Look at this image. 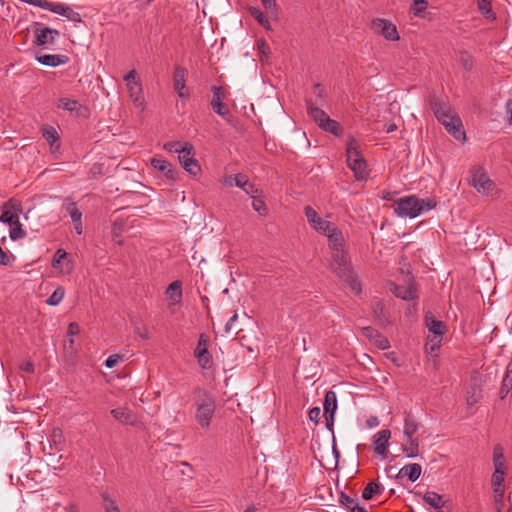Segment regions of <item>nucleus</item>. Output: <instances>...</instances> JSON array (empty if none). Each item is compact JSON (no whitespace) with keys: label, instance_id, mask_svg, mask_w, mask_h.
Segmentation results:
<instances>
[{"label":"nucleus","instance_id":"obj_61","mask_svg":"<svg viewBox=\"0 0 512 512\" xmlns=\"http://www.w3.org/2000/svg\"><path fill=\"white\" fill-rule=\"evenodd\" d=\"M80 332V327L77 323L75 322H72L69 324L68 326V329H67V335L71 338L77 334H79Z\"/></svg>","mask_w":512,"mask_h":512},{"label":"nucleus","instance_id":"obj_8","mask_svg":"<svg viewBox=\"0 0 512 512\" xmlns=\"http://www.w3.org/2000/svg\"><path fill=\"white\" fill-rule=\"evenodd\" d=\"M221 183L226 187L236 186L241 188L246 194L253 196L258 194L259 189L249 181L247 175L237 173L234 175H227L221 179Z\"/></svg>","mask_w":512,"mask_h":512},{"label":"nucleus","instance_id":"obj_23","mask_svg":"<svg viewBox=\"0 0 512 512\" xmlns=\"http://www.w3.org/2000/svg\"><path fill=\"white\" fill-rule=\"evenodd\" d=\"M493 465H494V472L506 473V465H505L503 448L500 444H496L493 448Z\"/></svg>","mask_w":512,"mask_h":512},{"label":"nucleus","instance_id":"obj_11","mask_svg":"<svg viewBox=\"0 0 512 512\" xmlns=\"http://www.w3.org/2000/svg\"><path fill=\"white\" fill-rule=\"evenodd\" d=\"M36 28L34 31L35 39L34 44L37 46H45L48 44H54L60 33L56 29L49 27L41 28L39 23L35 24Z\"/></svg>","mask_w":512,"mask_h":512},{"label":"nucleus","instance_id":"obj_43","mask_svg":"<svg viewBox=\"0 0 512 512\" xmlns=\"http://www.w3.org/2000/svg\"><path fill=\"white\" fill-rule=\"evenodd\" d=\"M304 213H305L308 223L310 224V226L312 228L322 220V218L318 215V213L311 206H306L304 208Z\"/></svg>","mask_w":512,"mask_h":512},{"label":"nucleus","instance_id":"obj_17","mask_svg":"<svg viewBox=\"0 0 512 512\" xmlns=\"http://www.w3.org/2000/svg\"><path fill=\"white\" fill-rule=\"evenodd\" d=\"M150 162L154 169L163 173L169 180H175L176 171L170 162L161 158H152Z\"/></svg>","mask_w":512,"mask_h":512},{"label":"nucleus","instance_id":"obj_36","mask_svg":"<svg viewBox=\"0 0 512 512\" xmlns=\"http://www.w3.org/2000/svg\"><path fill=\"white\" fill-rule=\"evenodd\" d=\"M477 6L482 15L488 20H495L496 15L492 10L491 0H477Z\"/></svg>","mask_w":512,"mask_h":512},{"label":"nucleus","instance_id":"obj_25","mask_svg":"<svg viewBox=\"0 0 512 512\" xmlns=\"http://www.w3.org/2000/svg\"><path fill=\"white\" fill-rule=\"evenodd\" d=\"M42 136L50 144L52 151L59 150L60 145L57 143L59 140V134L57 130L52 126H43Z\"/></svg>","mask_w":512,"mask_h":512},{"label":"nucleus","instance_id":"obj_26","mask_svg":"<svg viewBox=\"0 0 512 512\" xmlns=\"http://www.w3.org/2000/svg\"><path fill=\"white\" fill-rule=\"evenodd\" d=\"M512 389V357L506 367V372L499 390L501 399H504Z\"/></svg>","mask_w":512,"mask_h":512},{"label":"nucleus","instance_id":"obj_21","mask_svg":"<svg viewBox=\"0 0 512 512\" xmlns=\"http://www.w3.org/2000/svg\"><path fill=\"white\" fill-rule=\"evenodd\" d=\"M393 293L396 297L403 300H413L416 298V288L412 281L409 282L408 286L395 285Z\"/></svg>","mask_w":512,"mask_h":512},{"label":"nucleus","instance_id":"obj_64","mask_svg":"<svg viewBox=\"0 0 512 512\" xmlns=\"http://www.w3.org/2000/svg\"><path fill=\"white\" fill-rule=\"evenodd\" d=\"M261 2L267 11H274L276 9V1L275 0H261Z\"/></svg>","mask_w":512,"mask_h":512},{"label":"nucleus","instance_id":"obj_31","mask_svg":"<svg viewBox=\"0 0 512 512\" xmlns=\"http://www.w3.org/2000/svg\"><path fill=\"white\" fill-rule=\"evenodd\" d=\"M112 416L125 424H132L134 421V415L127 408H115L111 410Z\"/></svg>","mask_w":512,"mask_h":512},{"label":"nucleus","instance_id":"obj_59","mask_svg":"<svg viewBox=\"0 0 512 512\" xmlns=\"http://www.w3.org/2000/svg\"><path fill=\"white\" fill-rule=\"evenodd\" d=\"M320 416H321V410L319 407H313L309 410L308 412V417L309 419L314 422L315 424H318L319 423V420H320Z\"/></svg>","mask_w":512,"mask_h":512},{"label":"nucleus","instance_id":"obj_51","mask_svg":"<svg viewBox=\"0 0 512 512\" xmlns=\"http://www.w3.org/2000/svg\"><path fill=\"white\" fill-rule=\"evenodd\" d=\"M103 500L105 503V512H120L116 503L109 497L107 493L103 494Z\"/></svg>","mask_w":512,"mask_h":512},{"label":"nucleus","instance_id":"obj_12","mask_svg":"<svg viewBox=\"0 0 512 512\" xmlns=\"http://www.w3.org/2000/svg\"><path fill=\"white\" fill-rule=\"evenodd\" d=\"M372 29L380 33L385 39L395 41L399 39L396 26L385 19H376L372 22Z\"/></svg>","mask_w":512,"mask_h":512},{"label":"nucleus","instance_id":"obj_62","mask_svg":"<svg viewBox=\"0 0 512 512\" xmlns=\"http://www.w3.org/2000/svg\"><path fill=\"white\" fill-rule=\"evenodd\" d=\"M66 252L59 249L57 250V252L55 253L54 255V259H53V265L56 266V264H59L62 259H64L66 257Z\"/></svg>","mask_w":512,"mask_h":512},{"label":"nucleus","instance_id":"obj_5","mask_svg":"<svg viewBox=\"0 0 512 512\" xmlns=\"http://www.w3.org/2000/svg\"><path fill=\"white\" fill-rule=\"evenodd\" d=\"M19 1L26 3V4H30L33 6L43 8L45 10L51 11L56 14H59L74 23L82 21L80 13L74 11L70 6H68L67 4H64V3L50 2L47 0H19Z\"/></svg>","mask_w":512,"mask_h":512},{"label":"nucleus","instance_id":"obj_38","mask_svg":"<svg viewBox=\"0 0 512 512\" xmlns=\"http://www.w3.org/2000/svg\"><path fill=\"white\" fill-rule=\"evenodd\" d=\"M458 62L467 72L471 71L474 65L473 57L466 51L459 53Z\"/></svg>","mask_w":512,"mask_h":512},{"label":"nucleus","instance_id":"obj_34","mask_svg":"<svg viewBox=\"0 0 512 512\" xmlns=\"http://www.w3.org/2000/svg\"><path fill=\"white\" fill-rule=\"evenodd\" d=\"M384 488L376 482H369L362 492V498L364 500H371L375 495H379L383 492Z\"/></svg>","mask_w":512,"mask_h":512},{"label":"nucleus","instance_id":"obj_41","mask_svg":"<svg viewBox=\"0 0 512 512\" xmlns=\"http://www.w3.org/2000/svg\"><path fill=\"white\" fill-rule=\"evenodd\" d=\"M64 295H65V290L62 287H58L54 290V292L46 300V303L50 306H56L63 300Z\"/></svg>","mask_w":512,"mask_h":512},{"label":"nucleus","instance_id":"obj_55","mask_svg":"<svg viewBox=\"0 0 512 512\" xmlns=\"http://www.w3.org/2000/svg\"><path fill=\"white\" fill-rule=\"evenodd\" d=\"M134 332L135 334H137L139 337L143 338V339H148L149 338V333H148V329L146 328V326L140 322H137L134 324Z\"/></svg>","mask_w":512,"mask_h":512},{"label":"nucleus","instance_id":"obj_49","mask_svg":"<svg viewBox=\"0 0 512 512\" xmlns=\"http://www.w3.org/2000/svg\"><path fill=\"white\" fill-rule=\"evenodd\" d=\"M51 440L58 450L62 449V445L64 444V437L62 430L60 428L53 429L51 434Z\"/></svg>","mask_w":512,"mask_h":512},{"label":"nucleus","instance_id":"obj_1","mask_svg":"<svg viewBox=\"0 0 512 512\" xmlns=\"http://www.w3.org/2000/svg\"><path fill=\"white\" fill-rule=\"evenodd\" d=\"M331 269L355 294L362 291L361 283L351 269L345 249L331 250Z\"/></svg>","mask_w":512,"mask_h":512},{"label":"nucleus","instance_id":"obj_20","mask_svg":"<svg viewBox=\"0 0 512 512\" xmlns=\"http://www.w3.org/2000/svg\"><path fill=\"white\" fill-rule=\"evenodd\" d=\"M186 73V69L180 66H177L174 70L173 86L181 98L187 97V94L184 92Z\"/></svg>","mask_w":512,"mask_h":512},{"label":"nucleus","instance_id":"obj_30","mask_svg":"<svg viewBox=\"0 0 512 512\" xmlns=\"http://www.w3.org/2000/svg\"><path fill=\"white\" fill-rule=\"evenodd\" d=\"M329 247L331 250L343 249L344 248V237L342 232L336 227L335 231L330 232L327 235Z\"/></svg>","mask_w":512,"mask_h":512},{"label":"nucleus","instance_id":"obj_16","mask_svg":"<svg viewBox=\"0 0 512 512\" xmlns=\"http://www.w3.org/2000/svg\"><path fill=\"white\" fill-rule=\"evenodd\" d=\"M166 297L170 301V305L180 304L182 301V282L175 280L166 288Z\"/></svg>","mask_w":512,"mask_h":512},{"label":"nucleus","instance_id":"obj_27","mask_svg":"<svg viewBox=\"0 0 512 512\" xmlns=\"http://www.w3.org/2000/svg\"><path fill=\"white\" fill-rule=\"evenodd\" d=\"M402 451L408 458H415L419 454V439L418 437L405 438V443L402 444Z\"/></svg>","mask_w":512,"mask_h":512},{"label":"nucleus","instance_id":"obj_37","mask_svg":"<svg viewBox=\"0 0 512 512\" xmlns=\"http://www.w3.org/2000/svg\"><path fill=\"white\" fill-rule=\"evenodd\" d=\"M250 15L255 18V20L265 29L270 30V22L267 17L262 13V11L257 7L249 8Z\"/></svg>","mask_w":512,"mask_h":512},{"label":"nucleus","instance_id":"obj_33","mask_svg":"<svg viewBox=\"0 0 512 512\" xmlns=\"http://www.w3.org/2000/svg\"><path fill=\"white\" fill-rule=\"evenodd\" d=\"M431 109L439 122L445 121L451 115L450 108L439 101L431 102Z\"/></svg>","mask_w":512,"mask_h":512},{"label":"nucleus","instance_id":"obj_6","mask_svg":"<svg viewBox=\"0 0 512 512\" xmlns=\"http://www.w3.org/2000/svg\"><path fill=\"white\" fill-rule=\"evenodd\" d=\"M307 112L321 129L335 136L340 135L341 127L339 123L331 119L321 108L315 106L311 101H307Z\"/></svg>","mask_w":512,"mask_h":512},{"label":"nucleus","instance_id":"obj_52","mask_svg":"<svg viewBox=\"0 0 512 512\" xmlns=\"http://www.w3.org/2000/svg\"><path fill=\"white\" fill-rule=\"evenodd\" d=\"M211 91L213 94L211 101L222 102L226 97V91L221 86H212Z\"/></svg>","mask_w":512,"mask_h":512},{"label":"nucleus","instance_id":"obj_57","mask_svg":"<svg viewBox=\"0 0 512 512\" xmlns=\"http://www.w3.org/2000/svg\"><path fill=\"white\" fill-rule=\"evenodd\" d=\"M14 259V256L10 257L0 246V265L11 266Z\"/></svg>","mask_w":512,"mask_h":512},{"label":"nucleus","instance_id":"obj_45","mask_svg":"<svg viewBox=\"0 0 512 512\" xmlns=\"http://www.w3.org/2000/svg\"><path fill=\"white\" fill-rule=\"evenodd\" d=\"M252 201V207L253 209L258 212L260 215H266L267 213V206L262 198H260L257 194H254L251 196Z\"/></svg>","mask_w":512,"mask_h":512},{"label":"nucleus","instance_id":"obj_35","mask_svg":"<svg viewBox=\"0 0 512 512\" xmlns=\"http://www.w3.org/2000/svg\"><path fill=\"white\" fill-rule=\"evenodd\" d=\"M423 499H424L425 503H427L434 509H439L444 504L443 497L434 491H427L424 494Z\"/></svg>","mask_w":512,"mask_h":512},{"label":"nucleus","instance_id":"obj_58","mask_svg":"<svg viewBox=\"0 0 512 512\" xmlns=\"http://www.w3.org/2000/svg\"><path fill=\"white\" fill-rule=\"evenodd\" d=\"M427 7V2L425 0H414L412 10L415 15H419L423 12Z\"/></svg>","mask_w":512,"mask_h":512},{"label":"nucleus","instance_id":"obj_39","mask_svg":"<svg viewBox=\"0 0 512 512\" xmlns=\"http://www.w3.org/2000/svg\"><path fill=\"white\" fill-rule=\"evenodd\" d=\"M443 339V335H434L431 334L427 338V342L425 344L426 351L434 352L436 351L441 344V341Z\"/></svg>","mask_w":512,"mask_h":512},{"label":"nucleus","instance_id":"obj_29","mask_svg":"<svg viewBox=\"0 0 512 512\" xmlns=\"http://www.w3.org/2000/svg\"><path fill=\"white\" fill-rule=\"evenodd\" d=\"M419 429V423L411 415H406L404 419L403 434L404 438L416 437L415 434Z\"/></svg>","mask_w":512,"mask_h":512},{"label":"nucleus","instance_id":"obj_63","mask_svg":"<svg viewBox=\"0 0 512 512\" xmlns=\"http://www.w3.org/2000/svg\"><path fill=\"white\" fill-rule=\"evenodd\" d=\"M363 334L368 337L371 341L375 339V333H378L375 329L372 327H364L362 329Z\"/></svg>","mask_w":512,"mask_h":512},{"label":"nucleus","instance_id":"obj_32","mask_svg":"<svg viewBox=\"0 0 512 512\" xmlns=\"http://www.w3.org/2000/svg\"><path fill=\"white\" fill-rule=\"evenodd\" d=\"M62 207L69 214L72 222L82 219V212L78 209L76 203L69 198L64 199Z\"/></svg>","mask_w":512,"mask_h":512},{"label":"nucleus","instance_id":"obj_4","mask_svg":"<svg viewBox=\"0 0 512 512\" xmlns=\"http://www.w3.org/2000/svg\"><path fill=\"white\" fill-rule=\"evenodd\" d=\"M347 164L354 172L357 180H364L368 176L367 164L357 147V142L351 138L346 147Z\"/></svg>","mask_w":512,"mask_h":512},{"label":"nucleus","instance_id":"obj_18","mask_svg":"<svg viewBox=\"0 0 512 512\" xmlns=\"http://www.w3.org/2000/svg\"><path fill=\"white\" fill-rule=\"evenodd\" d=\"M36 59L40 64L50 67L63 65L69 61V57L62 54H44L37 56Z\"/></svg>","mask_w":512,"mask_h":512},{"label":"nucleus","instance_id":"obj_15","mask_svg":"<svg viewBox=\"0 0 512 512\" xmlns=\"http://www.w3.org/2000/svg\"><path fill=\"white\" fill-rule=\"evenodd\" d=\"M391 437V431L389 429H383L374 435V451L376 454L386 457L389 447V439Z\"/></svg>","mask_w":512,"mask_h":512},{"label":"nucleus","instance_id":"obj_50","mask_svg":"<svg viewBox=\"0 0 512 512\" xmlns=\"http://www.w3.org/2000/svg\"><path fill=\"white\" fill-rule=\"evenodd\" d=\"M339 502L343 505L347 510L352 509L354 505L358 503L357 498H353L345 494L344 492L340 493Z\"/></svg>","mask_w":512,"mask_h":512},{"label":"nucleus","instance_id":"obj_54","mask_svg":"<svg viewBox=\"0 0 512 512\" xmlns=\"http://www.w3.org/2000/svg\"><path fill=\"white\" fill-rule=\"evenodd\" d=\"M374 344L382 350L389 348V341L386 337L382 336L380 333H375V339L373 340Z\"/></svg>","mask_w":512,"mask_h":512},{"label":"nucleus","instance_id":"obj_56","mask_svg":"<svg viewBox=\"0 0 512 512\" xmlns=\"http://www.w3.org/2000/svg\"><path fill=\"white\" fill-rule=\"evenodd\" d=\"M123 361V356L121 355H118V354H113V355H110L106 360H105V366L107 368H113L114 366H116L119 362Z\"/></svg>","mask_w":512,"mask_h":512},{"label":"nucleus","instance_id":"obj_10","mask_svg":"<svg viewBox=\"0 0 512 512\" xmlns=\"http://www.w3.org/2000/svg\"><path fill=\"white\" fill-rule=\"evenodd\" d=\"M198 364L202 369H209L212 365V357L208 351V337L202 333L199 336L198 344L194 351Z\"/></svg>","mask_w":512,"mask_h":512},{"label":"nucleus","instance_id":"obj_46","mask_svg":"<svg viewBox=\"0 0 512 512\" xmlns=\"http://www.w3.org/2000/svg\"><path fill=\"white\" fill-rule=\"evenodd\" d=\"M79 106L80 105H79L78 101L72 100L69 98H61L59 100V104H58L59 108H62L64 110H67L70 112L77 110Z\"/></svg>","mask_w":512,"mask_h":512},{"label":"nucleus","instance_id":"obj_44","mask_svg":"<svg viewBox=\"0 0 512 512\" xmlns=\"http://www.w3.org/2000/svg\"><path fill=\"white\" fill-rule=\"evenodd\" d=\"M211 107L215 113H217L224 119H227V117L230 115V110L228 106L223 102L211 101Z\"/></svg>","mask_w":512,"mask_h":512},{"label":"nucleus","instance_id":"obj_28","mask_svg":"<svg viewBox=\"0 0 512 512\" xmlns=\"http://www.w3.org/2000/svg\"><path fill=\"white\" fill-rule=\"evenodd\" d=\"M127 90L133 103L136 106H141L144 101L141 82L137 81L127 85Z\"/></svg>","mask_w":512,"mask_h":512},{"label":"nucleus","instance_id":"obj_3","mask_svg":"<svg viewBox=\"0 0 512 512\" xmlns=\"http://www.w3.org/2000/svg\"><path fill=\"white\" fill-rule=\"evenodd\" d=\"M195 392V420L201 428H209L216 409L215 397L201 388H197Z\"/></svg>","mask_w":512,"mask_h":512},{"label":"nucleus","instance_id":"obj_47","mask_svg":"<svg viewBox=\"0 0 512 512\" xmlns=\"http://www.w3.org/2000/svg\"><path fill=\"white\" fill-rule=\"evenodd\" d=\"M164 149L170 153H178V156H180V154L184 150V142H181V141L167 142L164 144Z\"/></svg>","mask_w":512,"mask_h":512},{"label":"nucleus","instance_id":"obj_42","mask_svg":"<svg viewBox=\"0 0 512 512\" xmlns=\"http://www.w3.org/2000/svg\"><path fill=\"white\" fill-rule=\"evenodd\" d=\"M335 228L336 226L333 223L323 219L313 227V229L325 236H327L330 232L335 231Z\"/></svg>","mask_w":512,"mask_h":512},{"label":"nucleus","instance_id":"obj_13","mask_svg":"<svg viewBox=\"0 0 512 512\" xmlns=\"http://www.w3.org/2000/svg\"><path fill=\"white\" fill-rule=\"evenodd\" d=\"M337 409V395L334 391L330 390L326 392L324 399V416L326 419V425L329 430L332 431L334 424V414Z\"/></svg>","mask_w":512,"mask_h":512},{"label":"nucleus","instance_id":"obj_9","mask_svg":"<svg viewBox=\"0 0 512 512\" xmlns=\"http://www.w3.org/2000/svg\"><path fill=\"white\" fill-rule=\"evenodd\" d=\"M182 167L190 174L196 175L200 171L198 161L194 158V147L189 142H184V150L178 156Z\"/></svg>","mask_w":512,"mask_h":512},{"label":"nucleus","instance_id":"obj_48","mask_svg":"<svg viewBox=\"0 0 512 512\" xmlns=\"http://www.w3.org/2000/svg\"><path fill=\"white\" fill-rule=\"evenodd\" d=\"M17 219H19L18 215L10 210H5L0 215V222L6 223L9 226H13V224L17 222Z\"/></svg>","mask_w":512,"mask_h":512},{"label":"nucleus","instance_id":"obj_22","mask_svg":"<svg viewBox=\"0 0 512 512\" xmlns=\"http://www.w3.org/2000/svg\"><path fill=\"white\" fill-rule=\"evenodd\" d=\"M505 481V473L493 472L491 484L495 496V501H501L504 497L503 483Z\"/></svg>","mask_w":512,"mask_h":512},{"label":"nucleus","instance_id":"obj_19","mask_svg":"<svg viewBox=\"0 0 512 512\" xmlns=\"http://www.w3.org/2000/svg\"><path fill=\"white\" fill-rule=\"evenodd\" d=\"M425 324L430 334L444 335L446 326L443 321L437 320L432 312L425 315Z\"/></svg>","mask_w":512,"mask_h":512},{"label":"nucleus","instance_id":"obj_2","mask_svg":"<svg viewBox=\"0 0 512 512\" xmlns=\"http://www.w3.org/2000/svg\"><path fill=\"white\" fill-rule=\"evenodd\" d=\"M394 212L400 217L415 218L436 207L434 199H419L411 195L400 198L393 203Z\"/></svg>","mask_w":512,"mask_h":512},{"label":"nucleus","instance_id":"obj_7","mask_svg":"<svg viewBox=\"0 0 512 512\" xmlns=\"http://www.w3.org/2000/svg\"><path fill=\"white\" fill-rule=\"evenodd\" d=\"M469 184L472 185L478 193L483 195H491L495 190V183L481 167H474L471 170V179L469 180Z\"/></svg>","mask_w":512,"mask_h":512},{"label":"nucleus","instance_id":"obj_60","mask_svg":"<svg viewBox=\"0 0 512 512\" xmlns=\"http://www.w3.org/2000/svg\"><path fill=\"white\" fill-rule=\"evenodd\" d=\"M137 72L135 69H132L131 71H129L125 76H124V81L126 82V85H129L131 83H135L137 81H140L139 79H137Z\"/></svg>","mask_w":512,"mask_h":512},{"label":"nucleus","instance_id":"obj_14","mask_svg":"<svg viewBox=\"0 0 512 512\" xmlns=\"http://www.w3.org/2000/svg\"><path fill=\"white\" fill-rule=\"evenodd\" d=\"M441 123L456 140L461 141L465 139V131L463 130L462 122L459 117L451 114L445 121H441Z\"/></svg>","mask_w":512,"mask_h":512},{"label":"nucleus","instance_id":"obj_40","mask_svg":"<svg viewBox=\"0 0 512 512\" xmlns=\"http://www.w3.org/2000/svg\"><path fill=\"white\" fill-rule=\"evenodd\" d=\"M9 236L13 241L23 239L26 237V232L22 228V224L20 223L19 219H17V222L13 224V226H10V232Z\"/></svg>","mask_w":512,"mask_h":512},{"label":"nucleus","instance_id":"obj_24","mask_svg":"<svg viewBox=\"0 0 512 512\" xmlns=\"http://www.w3.org/2000/svg\"><path fill=\"white\" fill-rule=\"evenodd\" d=\"M421 472V465L417 463H411L403 466L399 470L398 476H407L411 482H415L419 479Z\"/></svg>","mask_w":512,"mask_h":512},{"label":"nucleus","instance_id":"obj_53","mask_svg":"<svg viewBox=\"0 0 512 512\" xmlns=\"http://www.w3.org/2000/svg\"><path fill=\"white\" fill-rule=\"evenodd\" d=\"M373 313L379 322L384 323V306L382 302L377 301L373 304Z\"/></svg>","mask_w":512,"mask_h":512}]
</instances>
